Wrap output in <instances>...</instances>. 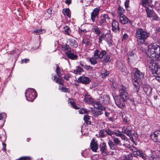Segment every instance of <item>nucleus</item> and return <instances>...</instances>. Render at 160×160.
<instances>
[{
	"instance_id": "nucleus-1",
	"label": "nucleus",
	"mask_w": 160,
	"mask_h": 160,
	"mask_svg": "<svg viewBox=\"0 0 160 160\" xmlns=\"http://www.w3.org/2000/svg\"><path fill=\"white\" fill-rule=\"evenodd\" d=\"M135 35L137 42L144 45L145 41L149 37L150 33L147 31L140 28L136 30Z\"/></svg>"
},
{
	"instance_id": "nucleus-2",
	"label": "nucleus",
	"mask_w": 160,
	"mask_h": 160,
	"mask_svg": "<svg viewBox=\"0 0 160 160\" xmlns=\"http://www.w3.org/2000/svg\"><path fill=\"white\" fill-rule=\"evenodd\" d=\"M148 45V44L146 43L144 44V45L147 46L151 57L154 58L157 56L158 57L160 55V46L154 43H152L149 45Z\"/></svg>"
},
{
	"instance_id": "nucleus-3",
	"label": "nucleus",
	"mask_w": 160,
	"mask_h": 160,
	"mask_svg": "<svg viewBox=\"0 0 160 160\" xmlns=\"http://www.w3.org/2000/svg\"><path fill=\"white\" fill-rule=\"evenodd\" d=\"M148 65L149 70L153 74H155L157 77L159 78L160 72H159V65L156 62V61L154 60L151 59L148 62Z\"/></svg>"
},
{
	"instance_id": "nucleus-4",
	"label": "nucleus",
	"mask_w": 160,
	"mask_h": 160,
	"mask_svg": "<svg viewBox=\"0 0 160 160\" xmlns=\"http://www.w3.org/2000/svg\"><path fill=\"white\" fill-rule=\"evenodd\" d=\"M25 94L27 100L31 102H32L37 95L35 90L32 88H28L26 91Z\"/></svg>"
},
{
	"instance_id": "nucleus-5",
	"label": "nucleus",
	"mask_w": 160,
	"mask_h": 160,
	"mask_svg": "<svg viewBox=\"0 0 160 160\" xmlns=\"http://www.w3.org/2000/svg\"><path fill=\"white\" fill-rule=\"evenodd\" d=\"M62 71V70L57 65L56 72L58 76V78L56 76H54L53 80L57 83H58L62 85H63V81L62 80V74L61 72Z\"/></svg>"
},
{
	"instance_id": "nucleus-6",
	"label": "nucleus",
	"mask_w": 160,
	"mask_h": 160,
	"mask_svg": "<svg viewBox=\"0 0 160 160\" xmlns=\"http://www.w3.org/2000/svg\"><path fill=\"white\" fill-rule=\"evenodd\" d=\"M113 142L110 139L108 141V144L111 149L116 150L117 145L119 146L122 145L121 141L118 138L114 137L113 138Z\"/></svg>"
},
{
	"instance_id": "nucleus-7",
	"label": "nucleus",
	"mask_w": 160,
	"mask_h": 160,
	"mask_svg": "<svg viewBox=\"0 0 160 160\" xmlns=\"http://www.w3.org/2000/svg\"><path fill=\"white\" fill-rule=\"evenodd\" d=\"M132 128L131 126H124L122 128V132L125 134L129 136L130 139L134 143L135 145V141H134L132 135L133 133H132Z\"/></svg>"
},
{
	"instance_id": "nucleus-8",
	"label": "nucleus",
	"mask_w": 160,
	"mask_h": 160,
	"mask_svg": "<svg viewBox=\"0 0 160 160\" xmlns=\"http://www.w3.org/2000/svg\"><path fill=\"white\" fill-rule=\"evenodd\" d=\"M128 98L118 96L114 98L116 105L119 108H123L125 105V102Z\"/></svg>"
},
{
	"instance_id": "nucleus-9",
	"label": "nucleus",
	"mask_w": 160,
	"mask_h": 160,
	"mask_svg": "<svg viewBox=\"0 0 160 160\" xmlns=\"http://www.w3.org/2000/svg\"><path fill=\"white\" fill-rule=\"evenodd\" d=\"M134 69L135 71L132 79L141 81L144 78V74L137 68H135Z\"/></svg>"
},
{
	"instance_id": "nucleus-10",
	"label": "nucleus",
	"mask_w": 160,
	"mask_h": 160,
	"mask_svg": "<svg viewBox=\"0 0 160 160\" xmlns=\"http://www.w3.org/2000/svg\"><path fill=\"white\" fill-rule=\"evenodd\" d=\"M146 11L148 17L152 18L154 20H159V18L153 11L152 9H149L148 7H147V8H146Z\"/></svg>"
},
{
	"instance_id": "nucleus-11",
	"label": "nucleus",
	"mask_w": 160,
	"mask_h": 160,
	"mask_svg": "<svg viewBox=\"0 0 160 160\" xmlns=\"http://www.w3.org/2000/svg\"><path fill=\"white\" fill-rule=\"evenodd\" d=\"M100 11V8H96L94 9L93 11L91 12V18L93 22L96 21V19H98V15Z\"/></svg>"
},
{
	"instance_id": "nucleus-12",
	"label": "nucleus",
	"mask_w": 160,
	"mask_h": 160,
	"mask_svg": "<svg viewBox=\"0 0 160 160\" xmlns=\"http://www.w3.org/2000/svg\"><path fill=\"white\" fill-rule=\"evenodd\" d=\"M151 136L152 140L154 142H160V130L155 131Z\"/></svg>"
},
{
	"instance_id": "nucleus-13",
	"label": "nucleus",
	"mask_w": 160,
	"mask_h": 160,
	"mask_svg": "<svg viewBox=\"0 0 160 160\" xmlns=\"http://www.w3.org/2000/svg\"><path fill=\"white\" fill-rule=\"evenodd\" d=\"M119 96L128 98L127 89L125 86L123 85L120 86L119 88Z\"/></svg>"
},
{
	"instance_id": "nucleus-14",
	"label": "nucleus",
	"mask_w": 160,
	"mask_h": 160,
	"mask_svg": "<svg viewBox=\"0 0 160 160\" xmlns=\"http://www.w3.org/2000/svg\"><path fill=\"white\" fill-rule=\"evenodd\" d=\"M112 30L114 32L117 33L120 32L119 23L115 19L113 20L112 23Z\"/></svg>"
},
{
	"instance_id": "nucleus-15",
	"label": "nucleus",
	"mask_w": 160,
	"mask_h": 160,
	"mask_svg": "<svg viewBox=\"0 0 160 160\" xmlns=\"http://www.w3.org/2000/svg\"><path fill=\"white\" fill-rule=\"evenodd\" d=\"M78 81L79 82L84 84H88L91 82V80L89 77H85L82 76L79 77L78 79Z\"/></svg>"
},
{
	"instance_id": "nucleus-16",
	"label": "nucleus",
	"mask_w": 160,
	"mask_h": 160,
	"mask_svg": "<svg viewBox=\"0 0 160 160\" xmlns=\"http://www.w3.org/2000/svg\"><path fill=\"white\" fill-rule=\"evenodd\" d=\"M120 22L122 24H126L128 23H129L130 25H132V22L125 15H122L120 17Z\"/></svg>"
},
{
	"instance_id": "nucleus-17",
	"label": "nucleus",
	"mask_w": 160,
	"mask_h": 160,
	"mask_svg": "<svg viewBox=\"0 0 160 160\" xmlns=\"http://www.w3.org/2000/svg\"><path fill=\"white\" fill-rule=\"evenodd\" d=\"M90 147L92 151L94 152H96L98 149V145L94 139H92L91 141Z\"/></svg>"
},
{
	"instance_id": "nucleus-18",
	"label": "nucleus",
	"mask_w": 160,
	"mask_h": 160,
	"mask_svg": "<svg viewBox=\"0 0 160 160\" xmlns=\"http://www.w3.org/2000/svg\"><path fill=\"white\" fill-rule=\"evenodd\" d=\"M140 81L132 79V82L134 86L135 91H136L137 93H138L140 89V84L139 82Z\"/></svg>"
},
{
	"instance_id": "nucleus-19",
	"label": "nucleus",
	"mask_w": 160,
	"mask_h": 160,
	"mask_svg": "<svg viewBox=\"0 0 160 160\" xmlns=\"http://www.w3.org/2000/svg\"><path fill=\"white\" fill-rule=\"evenodd\" d=\"M65 54L67 57L69 59L72 60H76L78 59V56L76 54L70 52H67Z\"/></svg>"
},
{
	"instance_id": "nucleus-20",
	"label": "nucleus",
	"mask_w": 160,
	"mask_h": 160,
	"mask_svg": "<svg viewBox=\"0 0 160 160\" xmlns=\"http://www.w3.org/2000/svg\"><path fill=\"white\" fill-rule=\"evenodd\" d=\"M84 97V100L85 102L90 104L92 103L93 99L91 98L89 95L87 93H85Z\"/></svg>"
},
{
	"instance_id": "nucleus-21",
	"label": "nucleus",
	"mask_w": 160,
	"mask_h": 160,
	"mask_svg": "<svg viewBox=\"0 0 160 160\" xmlns=\"http://www.w3.org/2000/svg\"><path fill=\"white\" fill-rule=\"evenodd\" d=\"M100 109L101 110H98L94 112L93 114L94 117H97L98 116L100 115L103 113V112H102L103 111H106V108L103 106L100 107Z\"/></svg>"
},
{
	"instance_id": "nucleus-22",
	"label": "nucleus",
	"mask_w": 160,
	"mask_h": 160,
	"mask_svg": "<svg viewBox=\"0 0 160 160\" xmlns=\"http://www.w3.org/2000/svg\"><path fill=\"white\" fill-rule=\"evenodd\" d=\"M68 41H69V44L71 47H72L73 48H76L78 47V44L75 39H69Z\"/></svg>"
},
{
	"instance_id": "nucleus-23",
	"label": "nucleus",
	"mask_w": 160,
	"mask_h": 160,
	"mask_svg": "<svg viewBox=\"0 0 160 160\" xmlns=\"http://www.w3.org/2000/svg\"><path fill=\"white\" fill-rule=\"evenodd\" d=\"M100 148L102 153L104 155L106 154V144L103 142L100 146Z\"/></svg>"
},
{
	"instance_id": "nucleus-24",
	"label": "nucleus",
	"mask_w": 160,
	"mask_h": 160,
	"mask_svg": "<svg viewBox=\"0 0 160 160\" xmlns=\"http://www.w3.org/2000/svg\"><path fill=\"white\" fill-rule=\"evenodd\" d=\"M142 2L143 6L146 8L148 7V6H150L152 1V0H142Z\"/></svg>"
},
{
	"instance_id": "nucleus-25",
	"label": "nucleus",
	"mask_w": 160,
	"mask_h": 160,
	"mask_svg": "<svg viewBox=\"0 0 160 160\" xmlns=\"http://www.w3.org/2000/svg\"><path fill=\"white\" fill-rule=\"evenodd\" d=\"M52 9L51 8H49L47 10V12H45L43 15L44 17L47 18V19L49 18L51 16Z\"/></svg>"
},
{
	"instance_id": "nucleus-26",
	"label": "nucleus",
	"mask_w": 160,
	"mask_h": 160,
	"mask_svg": "<svg viewBox=\"0 0 160 160\" xmlns=\"http://www.w3.org/2000/svg\"><path fill=\"white\" fill-rule=\"evenodd\" d=\"M63 28L64 33L65 34L70 35L71 33V31L69 27L68 26H65Z\"/></svg>"
},
{
	"instance_id": "nucleus-27",
	"label": "nucleus",
	"mask_w": 160,
	"mask_h": 160,
	"mask_svg": "<svg viewBox=\"0 0 160 160\" xmlns=\"http://www.w3.org/2000/svg\"><path fill=\"white\" fill-rule=\"evenodd\" d=\"M83 119L87 124H91V117L87 115H85L84 116Z\"/></svg>"
},
{
	"instance_id": "nucleus-28",
	"label": "nucleus",
	"mask_w": 160,
	"mask_h": 160,
	"mask_svg": "<svg viewBox=\"0 0 160 160\" xmlns=\"http://www.w3.org/2000/svg\"><path fill=\"white\" fill-rule=\"evenodd\" d=\"M98 58L96 57H91L89 59V60L91 64L93 65L97 64L98 62Z\"/></svg>"
},
{
	"instance_id": "nucleus-29",
	"label": "nucleus",
	"mask_w": 160,
	"mask_h": 160,
	"mask_svg": "<svg viewBox=\"0 0 160 160\" xmlns=\"http://www.w3.org/2000/svg\"><path fill=\"white\" fill-rule=\"evenodd\" d=\"M109 74V72L108 71H107L105 69L102 70V72L100 74V75L102 78H105Z\"/></svg>"
},
{
	"instance_id": "nucleus-30",
	"label": "nucleus",
	"mask_w": 160,
	"mask_h": 160,
	"mask_svg": "<svg viewBox=\"0 0 160 160\" xmlns=\"http://www.w3.org/2000/svg\"><path fill=\"white\" fill-rule=\"evenodd\" d=\"M83 69L80 66H77L76 67V69L73 71V72L76 74H78L81 72H83Z\"/></svg>"
},
{
	"instance_id": "nucleus-31",
	"label": "nucleus",
	"mask_w": 160,
	"mask_h": 160,
	"mask_svg": "<svg viewBox=\"0 0 160 160\" xmlns=\"http://www.w3.org/2000/svg\"><path fill=\"white\" fill-rule=\"evenodd\" d=\"M124 12V10L120 6H119L118 8L117 12L119 17L124 15L123 14Z\"/></svg>"
},
{
	"instance_id": "nucleus-32",
	"label": "nucleus",
	"mask_w": 160,
	"mask_h": 160,
	"mask_svg": "<svg viewBox=\"0 0 160 160\" xmlns=\"http://www.w3.org/2000/svg\"><path fill=\"white\" fill-rule=\"evenodd\" d=\"M62 50L63 51L66 50L68 52H71V49L69 45L67 44H64L62 46Z\"/></svg>"
},
{
	"instance_id": "nucleus-33",
	"label": "nucleus",
	"mask_w": 160,
	"mask_h": 160,
	"mask_svg": "<svg viewBox=\"0 0 160 160\" xmlns=\"http://www.w3.org/2000/svg\"><path fill=\"white\" fill-rule=\"evenodd\" d=\"M46 30L44 29H36L34 30L33 32L36 34H40L45 32Z\"/></svg>"
},
{
	"instance_id": "nucleus-34",
	"label": "nucleus",
	"mask_w": 160,
	"mask_h": 160,
	"mask_svg": "<svg viewBox=\"0 0 160 160\" xmlns=\"http://www.w3.org/2000/svg\"><path fill=\"white\" fill-rule=\"evenodd\" d=\"M93 32H94L95 34L98 36H100L101 34V32L99 28L98 27L96 26L92 29Z\"/></svg>"
},
{
	"instance_id": "nucleus-35",
	"label": "nucleus",
	"mask_w": 160,
	"mask_h": 160,
	"mask_svg": "<svg viewBox=\"0 0 160 160\" xmlns=\"http://www.w3.org/2000/svg\"><path fill=\"white\" fill-rule=\"evenodd\" d=\"M136 154L137 155L142 158L144 159H145L146 158V155L141 151L138 150L136 152Z\"/></svg>"
},
{
	"instance_id": "nucleus-36",
	"label": "nucleus",
	"mask_w": 160,
	"mask_h": 160,
	"mask_svg": "<svg viewBox=\"0 0 160 160\" xmlns=\"http://www.w3.org/2000/svg\"><path fill=\"white\" fill-rule=\"evenodd\" d=\"M69 102L70 103L72 106L73 108L75 109H78L79 108V107H77L76 105L75 102L73 101V100L72 99H69Z\"/></svg>"
},
{
	"instance_id": "nucleus-37",
	"label": "nucleus",
	"mask_w": 160,
	"mask_h": 160,
	"mask_svg": "<svg viewBox=\"0 0 160 160\" xmlns=\"http://www.w3.org/2000/svg\"><path fill=\"white\" fill-rule=\"evenodd\" d=\"M63 13L65 15H67L68 17H70V10L68 8H66L63 10Z\"/></svg>"
},
{
	"instance_id": "nucleus-38",
	"label": "nucleus",
	"mask_w": 160,
	"mask_h": 160,
	"mask_svg": "<svg viewBox=\"0 0 160 160\" xmlns=\"http://www.w3.org/2000/svg\"><path fill=\"white\" fill-rule=\"evenodd\" d=\"M110 56L109 54L106 55L104 57L103 62L106 63L110 61Z\"/></svg>"
},
{
	"instance_id": "nucleus-39",
	"label": "nucleus",
	"mask_w": 160,
	"mask_h": 160,
	"mask_svg": "<svg viewBox=\"0 0 160 160\" xmlns=\"http://www.w3.org/2000/svg\"><path fill=\"white\" fill-rule=\"evenodd\" d=\"M105 129H103L100 130L99 132V135L100 137L104 138L106 135Z\"/></svg>"
},
{
	"instance_id": "nucleus-40",
	"label": "nucleus",
	"mask_w": 160,
	"mask_h": 160,
	"mask_svg": "<svg viewBox=\"0 0 160 160\" xmlns=\"http://www.w3.org/2000/svg\"><path fill=\"white\" fill-rule=\"evenodd\" d=\"M132 154H129L128 155L124 156L123 159L122 160H132Z\"/></svg>"
},
{
	"instance_id": "nucleus-41",
	"label": "nucleus",
	"mask_w": 160,
	"mask_h": 160,
	"mask_svg": "<svg viewBox=\"0 0 160 160\" xmlns=\"http://www.w3.org/2000/svg\"><path fill=\"white\" fill-rule=\"evenodd\" d=\"M99 37L98 38L99 42H98L99 43H102V41L104 39H105V37H106V34H103L101 35H100L99 36Z\"/></svg>"
},
{
	"instance_id": "nucleus-42",
	"label": "nucleus",
	"mask_w": 160,
	"mask_h": 160,
	"mask_svg": "<svg viewBox=\"0 0 160 160\" xmlns=\"http://www.w3.org/2000/svg\"><path fill=\"white\" fill-rule=\"evenodd\" d=\"M99 51L98 50L96 49L94 51L93 56L97 58H99Z\"/></svg>"
},
{
	"instance_id": "nucleus-43",
	"label": "nucleus",
	"mask_w": 160,
	"mask_h": 160,
	"mask_svg": "<svg viewBox=\"0 0 160 160\" xmlns=\"http://www.w3.org/2000/svg\"><path fill=\"white\" fill-rule=\"evenodd\" d=\"M16 160H32V158L30 157L24 156Z\"/></svg>"
},
{
	"instance_id": "nucleus-44",
	"label": "nucleus",
	"mask_w": 160,
	"mask_h": 160,
	"mask_svg": "<svg viewBox=\"0 0 160 160\" xmlns=\"http://www.w3.org/2000/svg\"><path fill=\"white\" fill-rule=\"evenodd\" d=\"M91 104H92L95 108H98L99 106V102H94L93 100L92 103H91Z\"/></svg>"
},
{
	"instance_id": "nucleus-45",
	"label": "nucleus",
	"mask_w": 160,
	"mask_h": 160,
	"mask_svg": "<svg viewBox=\"0 0 160 160\" xmlns=\"http://www.w3.org/2000/svg\"><path fill=\"white\" fill-rule=\"evenodd\" d=\"M106 22V20L104 19L101 18V20L98 21L97 23H98L99 25L102 26L104 23L105 22Z\"/></svg>"
},
{
	"instance_id": "nucleus-46",
	"label": "nucleus",
	"mask_w": 160,
	"mask_h": 160,
	"mask_svg": "<svg viewBox=\"0 0 160 160\" xmlns=\"http://www.w3.org/2000/svg\"><path fill=\"white\" fill-rule=\"evenodd\" d=\"M105 130L106 134L111 135L112 134H114L115 132L114 131H112L109 129H106Z\"/></svg>"
},
{
	"instance_id": "nucleus-47",
	"label": "nucleus",
	"mask_w": 160,
	"mask_h": 160,
	"mask_svg": "<svg viewBox=\"0 0 160 160\" xmlns=\"http://www.w3.org/2000/svg\"><path fill=\"white\" fill-rule=\"evenodd\" d=\"M106 52L104 50H102L99 53V58H102L105 55H106Z\"/></svg>"
},
{
	"instance_id": "nucleus-48",
	"label": "nucleus",
	"mask_w": 160,
	"mask_h": 160,
	"mask_svg": "<svg viewBox=\"0 0 160 160\" xmlns=\"http://www.w3.org/2000/svg\"><path fill=\"white\" fill-rule=\"evenodd\" d=\"M100 18H103L104 19H109L110 18L109 17L108 15L107 14H102L100 17Z\"/></svg>"
},
{
	"instance_id": "nucleus-49",
	"label": "nucleus",
	"mask_w": 160,
	"mask_h": 160,
	"mask_svg": "<svg viewBox=\"0 0 160 160\" xmlns=\"http://www.w3.org/2000/svg\"><path fill=\"white\" fill-rule=\"evenodd\" d=\"M100 18H103L104 19H109L110 18L109 17L108 15L107 14H102L100 17Z\"/></svg>"
},
{
	"instance_id": "nucleus-50",
	"label": "nucleus",
	"mask_w": 160,
	"mask_h": 160,
	"mask_svg": "<svg viewBox=\"0 0 160 160\" xmlns=\"http://www.w3.org/2000/svg\"><path fill=\"white\" fill-rule=\"evenodd\" d=\"M100 18H103L104 19H109L110 18L109 17L108 15L107 14H102L100 17Z\"/></svg>"
},
{
	"instance_id": "nucleus-51",
	"label": "nucleus",
	"mask_w": 160,
	"mask_h": 160,
	"mask_svg": "<svg viewBox=\"0 0 160 160\" xmlns=\"http://www.w3.org/2000/svg\"><path fill=\"white\" fill-rule=\"evenodd\" d=\"M79 112L80 114H84L87 113V111L86 109L82 108L79 110Z\"/></svg>"
},
{
	"instance_id": "nucleus-52",
	"label": "nucleus",
	"mask_w": 160,
	"mask_h": 160,
	"mask_svg": "<svg viewBox=\"0 0 160 160\" xmlns=\"http://www.w3.org/2000/svg\"><path fill=\"white\" fill-rule=\"evenodd\" d=\"M130 149L131 151L134 152H137L138 150L135 147L133 146L130 147Z\"/></svg>"
},
{
	"instance_id": "nucleus-53",
	"label": "nucleus",
	"mask_w": 160,
	"mask_h": 160,
	"mask_svg": "<svg viewBox=\"0 0 160 160\" xmlns=\"http://www.w3.org/2000/svg\"><path fill=\"white\" fill-rule=\"evenodd\" d=\"M121 114H122V118L123 122L126 123H128V121L127 118L126 116L124 117L122 112H121Z\"/></svg>"
},
{
	"instance_id": "nucleus-54",
	"label": "nucleus",
	"mask_w": 160,
	"mask_h": 160,
	"mask_svg": "<svg viewBox=\"0 0 160 160\" xmlns=\"http://www.w3.org/2000/svg\"><path fill=\"white\" fill-rule=\"evenodd\" d=\"M90 40L88 38H85V46L87 47L90 45Z\"/></svg>"
},
{
	"instance_id": "nucleus-55",
	"label": "nucleus",
	"mask_w": 160,
	"mask_h": 160,
	"mask_svg": "<svg viewBox=\"0 0 160 160\" xmlns=\"http://www.w3.org/2000/svg\"><path fill=\"white\" fill-rule=\"evenodd\" d=\"M84 69L87 70H92L93 67L89 65H86Z\"/></svg>"
},
{
	"instance_id": "nucleus-56",
	"label": "nucleus",
	"mask_w": 160,
	"mask_h": 160,
	"mask_svg": "<svg viewBox=\"0 0 160 160\" xmlns=\"http://www.w3.org/2000/svg\"><path fill=\"white\" fill-rule=\"evenodd\" d=\"M125 67L124 65L121 64V65L119 68V69L122 72H123L125 70Z\"/></svg>"
},
{
	"instance_id": "nucleus-57",
	"label": "nucleus",
	"mask_w": 160,
	"mask_h": 160,
	"mask_svg": "<svg viewBox=\"0 0 160 160\" xmlns=\"http://www.w3.org/2000/svg\"><path fill=\"white\" fill-rule=\"evenodd\" d=\"M121 138L123 140L125 141H127L128 140V139L125 136V135L123 134H122Z\"/></svg>"
},
{
	"instance_id": "nucleus-58",
	"label": "nucleus",
	"mask_w": 160,
	"mask_h": 160,
	"mask_svg": "<svg viewBox=\"0 0 160 160\" xmlns=\"http://www.w3.org/2000/svg\"><path fill=\"white\" fill-rule=\"evenodd\" d=\"M129 0H126L124 2V5L126 9H127V8L129 7Z\"/></svg>"
},
{
	"instance_id": "nucleus-59",
	"label": "nucleus",
	"mask_w": 160,
	"mask_h": 160,
	"mask_svg": "<svg viewBox=\"0 0 160 160\" xmlns=\"http://www.w3.org/2000/svg\"><path fill=\"white\" fill-rule=\"evenodd\" d=\"M70 78V76L69 74H67L63 77V78L67 81H68Z\"/></svg>"
},
{
	"instance_id": "nucleus-60",
	"label": "nucleus",
	"mask_w": 160,
	"mask_h": 160,
	"mask_svg": "<svg viewBox=\"0 0 160 160\" xmlns=\"http://www.w3.org/2000/svg\"><path fill=\"white\" fill-rule=\"evenodd\" d=\"M61 89L63 92H68V89L66 88L65 87H62L61 88Z\"/></svg>"
},
{
	"instance_id": "nucleus-61",
	"label": "nucleus",
	"mask_w": 160,
	"mask_h": 160,
	"mask_svg": "<svg viewBox=\"0 0 160 160\" xmlns=\"http://www.w3.org/2000/svg\"><path fill=\"white\" fill-rule=\"evenodd\" d=\"M21 61L22 63H27L29 62V59L25 58V59L22 60Z\"/></svg>"
},
{
	"instance_id": "nucleus-62",
	"label": "nucleus",
	"mask_w": 160,
	"mask_h": 160,
	"mask_svg": "<svg viewBox=\"0 0 160 160\" xmlns=\"http://www.w3.org/2000/svg\"><path fill=\"white\" fill-rule=\"evenodd\" d=\"M128 36L127 34L125 33L122 36V40H125L128 38Z\"/></svg>"
},
{
	"instance_id": "nucleus-63",
	"label": "nucleus",
	"mask_w": 160,
	"mask_h": 160,
	"mask_svg": "<svg viewBox=\"0 0 160 160\" xmlns=\"http://www.w3.org/2000/svg\"><path fill=\"white\" fill-rule=\"evenodd\" d=\"M114 134L116 135L117 136L119 137H121L122 135V133H116L115 132Z\"/></svg>"
},
{
	"instance_id": "nucleus-64",
	"label": "nucleus",
	"mask_w": 160,
	"mask_h": 160,
	"mask_svg": "<svg viewBox=\"0 0 160 160\" xmlns=\"http://www.w3.org/2000/svg\"><path fill=\"white\" fill-rule=\"evenodd\" d=\"M2 146H3V150H4V151H6V144L2 143Z\"/></svg>"
}]
</instances>
